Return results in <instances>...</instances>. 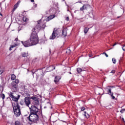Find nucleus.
Here are the masks:
<instances>
[{"instance_id": "nucleus-1", "label": "nucleus", "mask_w": 125, "mask_h": 125, "mask_svg": "<svg viewBox=\"0 0 125 125\" xmlns=\"http://www.w3.org/2000/svg\"><path fill=\"white\" fill-rule=\"evenodd\" d=\"M35 29H32V33L30 36V39L27 41L23 42L21 41V43L25 47H29V46H32V45H36L39 43V37L37 32H35Z\"/></svg>"}, {"instance_id": "nucleus-2", "label": "nucleus", "mask_w": 125, "mask_h": 125, "mask_svg": "<svg viewBox=\"0 0 125 125\" xmlns=\"http://www.w3.org/2000/svg\"><path fill=\"white\" fill-rule=\"evenodd\" d=\"M10 97L13 100V102H12V106H13V104H17L19 105L18 104V100H19V98H20V95L16 94L15 92H10L9 94Z\"/></svg>"}, {"instance_id": "nucleus-3", "label": "nucleus", "mask_w": 125, "mask_h": 125, "mask_svg": "<svg viewBox=\"0 0 125 125\" xmlns=\"http://www.w3.org/2000/svg\"><path fill=\"white\" fill-rule=\"evenodd\" d=\"M14 110V113L16 117H19L21 115V111L20 110V106L17 104H13L12 105Z\"/></svg>"}, {"instance_id": "nucleus-4", "label": "nucleus", "mask_w": 125, "mask_h": 125, "mask_svg": "<svg viewBox=\"0 0 125 125\" xmlns=\"http://www.w3.org/2000/svg\"><path fill=\"white\" fill-rule=\"evenodd\" d=\"M44 28H45V24L42 22V20H40L38 21V24L36 27L33 29H35V32L38 34V32H39L40 30L44 29Z\"/></svg>"}, {"instance_id": "nucleus-5", "label": "nucleus", "mask_w": 125, "mask_h": 125, "mask_svg": "<svg viewBox=\"0 0 125 125\" xmlns=\"http://www.w3.org/2000/svg\"><path fill=\"white\" fill-rule=\"evenodd\" d=\"M28 120L30 122L36 123L39 120V116L37 114L30 113L28 117Z\"/></svg>"}, {"instance_id": "nucleus-6", "label": "nucleus", "mask_w": 125, "mask_h": 125, "mask_svg": "<svg viewBox=\"0 0 125 125\" xmlns=\"http://www.w3.org/2000/svg\"><path fill=\"white\" fill-rule=\"evenodd\" d=\"M30 114H37L39 112V108L35 105H32L29 107Z\"/></svg>"}, {"instance_id": "nucleus-7", "label": "nucleus", "mask_w": 125, "mask_h": 125, "mask_svg": "<svg viewBox=\"0 0 125 125\" xmlns=\"http://www.w3.org/2000/svg\"><path fill=\"white\" fill-rule=\"evenodd\" d=\"M57 36H58V31L54 29L51 36L50 37V40H54Z\"/></svg>"}, {"instance_id": "nucleus-8", "label": "nucleus", "mask_w": 125, "mask_h": 125, "mask_svg": "<svg viewBox=\"0 0 125 125\" xmlns=\"http://www.w3.org/2000/svg\"><path fill=\"white\" fill-rule=\"evenodd\" d=\"M24 103L27 107H30L29 106L30 105V104H31V98L29 97H26L24 98Z\"/></svg>"}, {"instance_id": "nucleus-9", "label": "nucleus", "mask_w": 125, "mask_h": 125, "mask_svg": "<svg viewBox=\"0 0 125 125\" xmlns=\"http://www.w3.org/2000/svg\"><path fill=\"white\" fill-rule=\"evenodd\" d=\"M106 89H108V94H109V95H111L112 99H115V96H114V93L113 92H112L111 91V86H108L106 87Z\"/></svg>"}, {"instance_id": "nucleus-10", "label": "nucleus", "mask_w": 125, "mask_h": 125, "mask_svg": "<svg viewBox=\"0 0 125 125\" xmlns=\"http://www.w3.org/2000/svg\"><path fill=\"white\" fill-rule=\"evenodd\" d=\"M90 6L88 4H84L81 8H80L81 11H83L84 9L87 10L88 8H89Z\"/></svg>"}, {"instance_id": "nucleus-11", "label": "nucleus", "mask_w": 125, "mask_h": 125, "mask_svg": "<svg viewBox=\"0 0 125 125\" xmlns=\"http://www.w3.org/2000/svg\"><path fill=\"white\" fill-rule=\"evenodd\" d=\"M21 2V1H18L17 2V3L16 4H15V5L14 6V8L13 9V12H14V11H15V10H16L17 7H18V6H19V4H20Z\"/></svg>"}, {"instance_id": "nucleus-12", "label": "nucleus", "mask_w": 125, "mask_h": 125, "mask_svg": "<svg viewBox=\"0 0 125 125\" xmlns=\"http://www.w3.org/2000/svg\"><path fill=\"white\" fill-rule=\"evenodd\" d=\"M33 105H36V106L40 105V102H39V99H37V100L35 101H33Z\"/></svg>"}, {"instance_id": "nucleus-13", "label": "nucleus", "mask_w": 125, "mask_h": 125, "mask_svg": "<svg viewBox=\"0 0 125 125\" xmlns=\"http://www.w3.org/2000/svg\"><path fill=\"white\" fill-rule=\"evenodd\" d=\"M55 17V15H50L47 18V21H49V20H51V19H53V18H54Z\"/></svg>"}, {"instance_id": "nucleus-14", "label": "nucleus", "mask_w": 125, "mask_h": 125, "mask_svg": "<svg viewBox=\"0 0 125 125\" xmlns=\"http://www.w3.org/2000/svg\"><path fill=\"white\" fill-rule=\"evenodd\" d=\"M55 67L53 66V65H52L48 68H47V71H48V70H50L49 71H53V70H55Z\"/></svg>"}, {"instance_id": "nucleus-15", "label": "nucleus", "mask_w": 125, "mask_h": 125, "mask_svg": "<svg viewBox=\"0 0 125 125\" xmlns=\"http://www.w3.org/2000/svg\"><path fill=\"white\" fill-rule=\"evenodd\" d=\"M60 80V78H59V77L57 76H56L54 81V83H58V82H59Z\"/></svg>"}, {"instance_id": "nucleus-16", "label": "nucleus", "mask_w": 125, "mask_h": 125, "mask_svg": "<svg viewBox=\"0 0 125 125\" xmlns=\"http://www.w3.org/2000/svg\"><path fill=\"white\" fill-rule=\"evenodd\" d=\"M17 45H18V44H17V43H15L14 45H11L10 49H9V50L11 51V50H12V48H13L14 47H16V46H17Z\"/></svg>"}, {"instance_id": "nucleus-17", "label": "nucleus", "mask_w": 125, "mask_h": 125, "mask_svg": "<svg viewBox=\"0 0 125 125\" xmlns=\"http://www.w3.org/2000/svg\"><path fill=\"white\" fill-rule=\"evenodd\" d=\"M62 35L64 37H66L67 36V32L66 31V30H62Z\"/></svg>"}, {"instance_id": "nucleus-18", "label": "nucleus", "mask_w": 125, "mask_h": 125, "mask_svg": "<svg viewBox=\"0 0 125 125\" xmlns=\"http://www.w3.org/2000/svg\"><path fill=\"white\" fill-rule=\"evenodd\" d=\"M11 79L12 81H14V80H15V79H16V76H15V75H14V74H12L11 76Z\"/></svg>"}, {"instance_id": "nucleus-19", "label": "nucleus", "mask_w": 125, "mask_h": 125, "mask_svg": "<svg viewBox=\"0 0 125 125\" xmlns=\"http://www.w3.org/2000/svg\"><path fill=\"white\" fill-rule=\"evenodd\" d=\"M21 55L22 57H27V56H28V53H22Z\"/></svg>"}, {"instance_id": "nucleus-20", "label": "nucleus", "mask_w": 125, "mask_h": 125, "mask_svg": "<svg viewBox=\"0 0 125 125\" xmlns=\"http://www.w3.org/2000/svg\"><path fill=\"white\" fill-rule=\"evenodd\" d=\"M23 21L24 22H28V21H29V19H28V18H27V17H24L23 18Z\"/></svg>"}, {"instance_id": "nucleus-21", "label": "nucleus", "mask_w": 125, "mask_h": 125, "mask_svg": "<svg viewBox=\"0 0 125 125\" xmlns=\"http://www.w3.org/2000/svg\"><path fill=\"white\" fill-rule=\"evenodd\" d=\"M88 30H89V28L87 27H85L84 31V34H87V32H88Z\"/></svg>"}, {"instance_id": "nucleus-22", "label": "nucleus", "mask_w": 125, "mask_h": 125, "mask_svg": "<svg viewBox=\"0 0 125 125\" xmlns=\"http://www.w3.org/2000/svg\"><path fill=\"white\" fill-rule=\"evenodd\" d=\"M16 84H15L12 87V89H14L15 91H16V90H17V88H16Z\"/></svg>"}, {"instance_id": "nucleus-23", "label": "nucleus", "mask_w": 125, "mask_h": 125, "mask_svg": "<svg viewBox=\"0 0 125 125\" xmlns=\"http://www.w3.org/2000/svg\"><path fill=\"white\" fill-rule=\"evenodd\" d=\"M15 125H22V124H21V123H20L19 121H16Z\"/></svg>"}, {"instance_id": "nucleus-24", "label": "nucleus", "mask_w": 125, "mask_h": 125, "mask_svg": "<svg viewBox=\"0 0 125 125\" xmlns=\"http://www.w3.org/2000/svg\"><path fill=\"white\" fill-rule=\"evenodd\" d=\"M30 99H32V100H34V101H35L38 100V98L33 96V97H31Z\"/></svg>"}, {"instance_id": "nucleus-25", "label": "nucleus", "mask_w": 125, "mask_h": 125, "mask_svg": "<svg viewBox=\"0 0 125 125\" xmlns=\"http://www.w3.org/2000/svg\"><path fill=\"white\" fill-rule=\"evenodd\" d=\"M82 71H83L82 68H77V72H78V73H79V74H80V73H81Z\"/></svg>"}, {"instance_id": "nucleus-26", "label": "nucleus", "mask_w": 125, "mask_h": 125, "mask_svg": "<svg viewBox=\"0 0 125 125\" xmlns=\"http://www.w3.org/2000/svg\"><path fill=\"white\" fill-rule=\"evenodd\" d=\"M112 62L113 64H116V63L117 62V60H116V59L112 58Z\"/></svg>"}, {"instance_id": "nucleus-27", "label": "nucleus", "mask_w": 125, "mask_h": 125, "mask_svg": "<svg viewBox=\"0 0 125 125\" xmlns=\"http://www.w3.org/2000/svg\"><path fill=\"white\" fill-rule=\"evenodd\" d=\"M0 96L3 100L5 98V95H4V94H1Z\"/></svg>"}, {"instance_id": "nucleus-28", "label": "nucleus", "mask_w": 125, "mask_h": 125, "mask_svg": "<svg viewBox=\"0 0 125 125\" xmlns=\"http://www.w3.org/2000/svg\"><path fill=\"white\" fill-rule=\"evenodd\" d=\"M66 52V53H68V54H71V50L70 49H68Z\"/></svg>"}, {"instance_id": "nucleus-29", "label": "nucleus", "mask_w": 125, "mask_h": 125, "mask_svg": "<svg viewBox=\"0 0 125 125\" xmlns=\"http://www.w3.org/2000/svg\"><path fill=\"white\" fill-rule=\"evenodd\" d=\"M15 83H19V80L18 79H16L15 81Z\"/></svg>"}, {"instance_id": "nucleus-30", "label": "nucleus", "mask_w": 125, "mask_h": 125, "mask_svg": "<svg viewBox=\"0 0 125 125\" xmlns=\"http://www.w3.org/2000/svg\"><path fill=\"white\" fill-rule=\"evenodd\" d=\"M122 49L124 51H125V44L123 45Z\"/></svg>"}, {"instance_id": "nucleus-31", "label": "nucleus", "mask_w": 125, "mask_h": 125, "mask_svg": "<svg viewBox=\"0 0 125 125\" xmlns=\"http://www.w3.org/2000/svg\"><path fill=\"white\" fill-rule=\"evenodd\" d=\"M85 110V107H82L81 108V111H84Z\"/></svg>"}, {"instance_id": "nucleus-32", "label": "nucleus", "mask_w": 125, "mask_h": 125, "mask_svg": "<svg viewBox=\"0 0 125 125\" xmlns=\"http://www.w3.org/2000/svg\"><path fill=\"white\" fill-rule=\"evenodd\" d=\"M3 73V71L0 68V75H1Z\"/></svg>"}, {"instance_id": "nucleus-33", "label": "nucleus", "mask_w": 125, "mask_h": 125, "mask_svg": "<svg viewBox=\"0 0 125 125\" xmlns=\"http://www.w3.org/2000/svg\"><path fill=\"white\" fill-rule=\"evenodd\" d=\"M70 20V18L69 17H66V18L65 19V20H66V21H69V20Z\"/></svg>"}, {"instance_id": "nucleus-34", "label": "nucleus", "mask_w": 125, "mask_h": 125, "mask_svg": "<svg viewBox=\"0 0 125 125\" xmlns=\"http://www.w3.org/2000/svg\"><path fill=\"white\" fill-rule=\"evenodd\" d=\"M115 72H116V71H115V70H112V71L111 72V73H112L113 74H115Z\"/></svg>"}, {"instance_id": "nucleus-35", "label": "nucleus", "mask_w": 125, "mask_h": 125, "mask_svg": "<svg viewBox=\"0 0 125 125\" xmlns=\"http://www.w3.org/2000/svg\"><path fill=\"white\" fill-rule=\"evenodd\" d=\"M15 41L16 42H18V38H16L15 40Z\"/></svg>"}, {"instance_id": "nucleus-36", "label": "nucleus", "mask_w": 125, "mask_h": 125, "mask_svg": "<svg viewBox=\"0 0 125 125\" xmlns=\"http://www.w3.org/2000/svg\"><path fill=\"white\" fill-rule=\"evenodd\" d=\"M105 55L106 57H108V55L106 53H105Z\"/></svg>"}, {"instance_id": "nucleus-37", "label": "nucleus", "mask_w": 125, "mask_h": 125, "mask_svg": "<svg viewBox=\"0 0 125 125\" xmlns=\"http://www.w3.org/2000/svg\"><path fill=\"white\" fill-rule=\"evenodd\" d=\"M92 54H89V57H92Z\"/></svg>"}, {"instance_id": "nucleus-38", "label": "nucleus", "mask_w": 125, "mask_h": 125, "mask_svg": "<svg viewBox=\"0 0 125 125\" xmlns=\"http://www.w3.org/2000/svg\"><path fill=\"white\" fill-rule=\"evenodd\" d=\"M1 3L0 2V9H1Z\"/></svg>"}, {"instance_id": "nucleus-39", "label": "nucleus", "mask_w": 125, "mask_h": 125, "mask_svg": "<svg viewBox=\"0 0 125 125\" xmlns=\"http://www.w3.org/2000/svg\"><path fill=\"white\" fill-rule=\"evenodd\" d=\"M0 16H1V17H2V14L0 13Z\"/></svg>"}, {"instance_id": "nucleus-40", "label": "nucleus", "mask_w": 125, "mask_h": 125, "mask_svg": "<svg viewBox=\"0 0 125 125\" xmlns=\"http://www.w3.org/2000/svg\"><path fill=\"white\" fill-rule=\"evenodd\" d=\"M123 111H124V110H123V109H122V110H121L120 111L121 113H123Z\"/></svg>"}, {"instance_id": "nucleus-41", "label": "nucleus", "mask_w": 125, "mask_h": 125, "mask_svg": "<svg viewBox=\"0 0 125 125\" xmlns=\"http://www.w3.org/2000/svg\"><path fill=\"white\" fill-rule=\"evenodd\" d=\"M31 2H34L35 1L34 0H31Z\"/></svg>"}, {"instance_id": "nucleus-42", "label": "nucleus", "mask_w": 125, "mask_h": 125, "mask_svg": "<svg viewBox=\"0 0 125 125\" xmlns=\"http://www.w3.org/2000/svg\"><path fill=\"white\" fill-rule=\"evenodd\" d=\"M117 45V43H115L114 44H113V46H115V45Z\"/></svg>"}, {"instance_id": "nucleus-43", "label": "nucleus", "mask_w": 125, "mask_h": 125, "mask_svg": "<svg viewBox=\"0 0 125 125\" xmlns=\"http://www.w3.org/2000/svg\"><path fill=\"white\" fill-rule=\"evenodd\" d=\"M0 12H1V9H0Z\"/></svg>"}, {"instance_id": "nucleus-44", "label": "nucleus", "mask_w": 125, "mask_h": 125, "mask_svg": "<svg viewBox=\"0 0 125 125\" xmlns=\"http://www.w3.org/2000/svg\"><path fill=\"white\" fill-rule=\"evenodd\" d=\"M84 113H85L84 116H86V115L85 114V112H84Z\"/></svg>"}, {"instance_id": "nucleus-45", "label": "nucleus", "mask_w": 125, "mask_h": 125, "mask_svg": "<svg viewBox=\"0 0 125 125\" xmlns=\"http://www.w3.org/2000/svg\"><path fill=\"white\" fill-rule=\"evenodd\" d=\"M105 53H106L104 52V53H103V54H105Z\"/></svg>"}, {"instance_id": "nucleus-46", "label": "nucleus", "mask_w": 125, "mask_h": 125, "mask_svg": "<svg viewBox=\"0 0 125 125\" xmlns=\"http://www.w3.org/2000/svg\"><path fill=\"white\" fill-rule=\"evenodd\" d=\"M123 121H125V119L124 118H123Z\"/></svg>"}, {"instance_id": "nucleus-47", "label": "nucleus", "mask_w": 125, "mask_h": 125, "mask_svg": "<svg viewBox=\"0 0 125 125\" xmlns=\"http://www.w3.org/2000/svg\"><path fill=\"white\" fill-rule=\"evenodd\" d=\"M120 17H118L117 18H120Z\"/></svg>"}, {"instance_id": "nucleus-48", "label": "nucleus", "mask_w": 125, "mask_h": 125, "mask_svg": "<svg viewBox=\"0 0 125 125\" xmlns=\"http://www.w3.org/2000/svg\"><path fill=\"white\" fill-rule=\"evenodd\" d=\"M69 74H72V73H71V72H69Z\"/></svg>"}, {"instance_id": "nucleus-49", "label": "nucleus", "mask_w": 125, "mask_h": 125, "mask_svg": "<svg viewBox=\"0 0 125 125\" xmlns=\"http://www.w3.org/2000/svg\"><path fill=\"white\" fill-rule=\"evenodd\" d=\"M33 75H34V72H32Z\"/></svg>"}, {"instance_id": "nucleus-50", "label": "nucleus", "mask_w": 125, "mask_h": 125, "mask_svg": "<svg viewBox=\"0 0 125 125\" xmlns=\"http://www.w3.org/2000/svg\"><path fill=\"white\" fill-rule=\"evenodd\" d=\"M63 0V1H64L65 0Z\"/></svg>"}, {"instance_id": "nucleus-51", "label": "nucleus", "mask_w": 125, "mask_h": 125, "mask_svg": "<svg viewBox=\"0 0 125 125\" xmlns=\"http://www.w3.org/2000/svg\"><path fill=\"white\" fill-rule=\"evenodd\" d=\"M50 52L51 51L50 50H49Z\"/></svg>"}]
</instances>
